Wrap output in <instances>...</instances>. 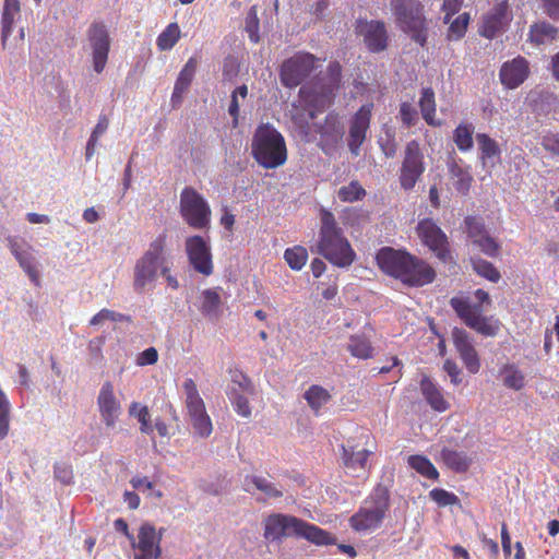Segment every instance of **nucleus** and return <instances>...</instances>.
<instances>
[{"label":"nucleus","mask_w":559,"mask_h":559,"mask_svg":"<svg viewBox=\"0 0 559 559\" xmlns=\"http://www.w3.org/2000/svg\"><path fill=\"white\" fill-rule=\"evenodd\" d=\"M289 536L302 537L319 546L335 543V538L326 531L295 516L273 514L265 520L264 537L266 539L280 540Z\"/></svg>","instance_id":"3"},{"label":"nucleus","mask_w":559,"mask_h":559,"mask_svg":"<svg viewBox=\"0 0 559 559\" xmlns=\"http://www.w3.org/2000/svg\"><path fill=\"white\" fill-rule=\"evenodd\" d=\"M429 496L439 507H448L459 503V498L454 493L444 489H432L429 492Z\"/></svg>","instance_id":"54"},{"label":"nucleus","mask_w":559,"mask_h":559,"mask_svg":"<svg viewBox=\"0 0 559 559\" xmlns=\"http://www.w3.org/2000/svg\"><path fill=\"white\" fill-rule=\"evenodd\" d=\"M8 248L14 255L20 266L29 276L31 281L38 284L39 275L36 269V259L33 247L23 239L10 236L7 238Z\"/></svg>","instance_id":"20"},{"label":"nucleus","mask_w":559,"mask_h":559,"mask_svg":"<svg viewBox=\"0 0 559 559\" xmlns=\"http://www.w3.org/2000/svg\"><path fill=\"white\" fill-rule=\"evenodd\" d=\"M400 117L406 127L415 126L418 120L416 108L409 103H402L400 108Z\"/></svg>","instance_id":"56"},{"label":"nucleus","mask_w":559,"mask_h":559,"mask_svg":"<svg viewBox=\"0 0 559 559\" xmlns=\"http://www.w3.org/2000/svg\"><path fill=\"white\" fill-rule=\"evenodd\" d=\"M441 457L450 468L456 472H465L471 464V459L464 452L443 449Z\"/></svg>","instance_id":"43"},{"label":"nucleus","mask_w":559,"mask_h":559,"mask_svg":"<svg viewBox=\"0 0 559 559\" xmlns=\"http://www.w3.org/2000/svg\"><path fill=\"white\" fill-rule=\"evenodd\" d=\"M129 415L140 423V431L145 435H152L154 427L151 420L148 407L139 402H132L129 406Z\"/></svg>","instance_id":"38"},{"label":"nucleus","mask_w":559,"mask_h":559,"mask_svg":"<svg viewBox=\"0 0 559 559\" xmlns=\"http://www.w3.org/2000/svg\"><path fill=\"white\" fill-rule=\"evenodd\" d=\"M389 509V490L378 485L371 495L364 500L357 512L350 516L349 525L355 532L372 533L381 527Z\"/></svg>","instance_id":"5"},{"label":"nucleus","mask_w":559,"mask_h":559,"mask_svg":"<svg viewBox=\"0 0 559 559\" xmlns=\"http://www.w3.org/2000/svg\"><path fill=\"white\" fill-rule=\"evenodd\" d=\"M419 107L424 120L430 126H438L439 122L435 118L436 114V102L435 93L431 88H424L419 99Z\"/></svg>","instance_id":"39"},{"label":"nucleus","mask_w":559,"mask_h":559,"mask_svg":"<svg viewBox=\"0 0 559 559\" xmlns=\"http://www.w3.org/2000/svg\"><path fill=\"white\" fill-rule=\"evenodd\" d=\"M390 9L401 31L424 46L427 41L428 22L420 0H391Z\"/></svg>","instance_id":"7"},{"label":"nucleus","mask_w":559,"mask_h":559,"mask_svg":"<svg viewBox=\"0 0 559 559\" xmlns=\"http://www.w3.org/2000/svg\"><path fill=\"white\" fill-rule=\"evenodd\" d=\"M166 236L160 235L150 243L147 251L136 261L134 266L133 287L135 292L151 289L158 277L168 272L165 265L164 249Z\"/></svg>","instance_id":"6"},{"label":"nucleus","mask_w":559,"mask_h":559,"mask_svg":"<svg viewBox=\"0 0 559 559\" xmlns=\"http://www.w3.org/2000/svg\"><path fill=\"white\" fill-rule=\"evenodd\" d=\"M452 341L465 368L471 373H477L480 368V361L467 332L465 330L454 328L452 330Z\"/></svg>","instance_id":"26"},{"label":"nucleus","mask_w":559,"mask_h":559,"mask_svg":"<svg viewBox=\"0 0 559 559\" xmlns=\"http://www.w3.org/2000/svg\"><path fill=\"white\" fill-rule=\"evenodd\" d=\"M97 407L102 421L106 427L114 428L121 415L122 408L111 382L106 381L103 383L97 396Z\"/></svg>","instance_id":"18"},{"label":"nucleus","mask_w":559,"mask_h":559,"mask_svg":"<svg viewBox=\"0 0 559 559\" xmlns=\"http://www.w3.org/2000/svg\"><path fill=\"white\" fill-rule=\"evenodd\" d=\"M245 29L252 43L259 41V19L255 7H251L247 13Z\"/></svg>","instance_id":"53"},{"label":"nucleus","mask_w":559,"mask_h":559,"mask_svg":"<svg viewBox=\"0 0 559 559\" xmlns=\"http://www.w3.org/2000/svg\"><path fill=\"white\" fill-rule=\"evenodd\" d=\"M231 399V403L235 411L242 417H249L251 415V408L249 406L247 397L240 394H235Z\"/></svg>","instance_id":"59"},{"label":"nucleus","mask_w":559,"mask_h":559,"mask_svg":"<svg viewBox=\"0 0 559 559\" xmlns=\"http://www.w3.org/2000/svg\"><path fill=\"white\" fill-rule=\"evenodd\" d=\"M197 67V58L191 57L179 72V75L175 82L174 92L170 99L171 106L174 108L178 107L181 104L183 94L189 90L191 82L194 78Z\"/></svg>","instance_id":"28"},{"label":"nucleus","mask_w":559,"mask_h":559,"mask_svg":"<svg viewBox=\"0 0 559 559\" xmlns=\"http://www.w3.org/2000/svg\"><path fill=\"white\" fill-rule=\"evenodd\" d=\"M372 105H364L355 114L350 121L348 147L352 154L357 156L364 143L370 126Z\"/></svg>","instance_id":"24"},{"label":"nucleus","mask_w":559,"mask_h":559,"mask_svg":"<svg viewBox=\"0 0 559 559\" xmlns=\"http://www.w3.org/2000/svg\"><path fill=\"white\" fill-rule=\"evenodd\" d=\"M10 403L5 394L0 390V441L9 433Z\"/></svg>","instance_id":"51"},{"label":"nucleus","mask_w":559,"mask_h":559,"mask_svg":"<svg viewBox=\"0 0 559 559\" xmlns=\"http://www.w3.org/2000/svg\"><path fill=\"white\" fill-rule=\"evenodd\" d=\"M476 140L483 167L489 171L500 162L501 150L499 144L485 133H478Z\"/></svg>","instance_id":"29"},{"label":"nucleus","mask_w":559,"mask_h":559,"mask_svg":"<svg viewBox=\"0 0 559 559\" xmlns=\"http://www.w3.org/2000/svg\"><path fill=\"white\" fill-rule=\"evenodd\" d=\"M342 451L344 465L353 475H359L358 472L365 469L368 457L372 453L366 449L355 450L349 443L342 445Z\"/></svg>","instance_id":"33"},{"label":"nucleus","mask_w":559,"mask_h":559,"mask_svg":"<svg viewBox=\"0 0 559 559\" xmlns=\"http://www.w3.org/2000/svg\"><path fill=\"white\" fill-rule=\"evenodd\" d=\"M474 127L471 123H460L453 132V141L461 152H468L473 148Z\"/></svg>","instance_id":"41"},{"label":"nucleus","mask_w":559,"mask_h":559,"mask_svg":"<svg viewBox=\"0 0 559 559\" xmlns=\"http://www.w3.org/2000/svg\"><path fill=\"white\" fill-rule=\"evenodd\" d=\"M20 11L19 0H4L1 17V44L3 48L8 46V39L13 32L15 19L20 16Z\"/></svg>","instance_id":"32"},{"label":"nucleus","mask_w":559,"mask_h":559,"mask_svg":"<svg viewBox=\"0 0 559 559\" xmlns=\"http://www.w3.org/2000/svg\"><path fill=\"white\" fill-rule=\"evenodd\" d=\"M417 233L423 242L438 259L443 262L450 259L447 236L433 221L428 218L420 221L417 226Z\"/></svg>","instance_id":"17"},{"label":"nucleus","mask_w":559,"mask_h":559,"mask_svg":"<svg viewBox=\"0 0 559 559\" xmlns=\"http://www.w3.org/2000/svg\"><path fill=\"white\" fill-rule=\"evenodd\" d=\"M443 370L448 373V376L450 377L451 379V382L455 385H457L459 383H461L462 379L460 378V374H461V369L457 367V365L448 359L444 361L443 364Z\"/></svg>","instance_id":"61"},{"label":"nucleus","mask_w":559,"mask_h":559,"mask_svg":"<svg viewBox=\"0 0 559 559\" xmlns=\"http://www.w3.org/2000/svg\"><path fill=\"white\" fill-rule=\"evenodd\" d=\"M530 63L521 56L504 62L501 66L499 76L503 86L509 90L519 87L528 78Z\"/></svg>","instance_id":"27"},{"label":"nucleus","mask_w":559,"mask_h":559,"mask_svg":"<svg viewBox=\"0 0 559 559\" xmlns=\"http://www.w3.org/2000/svg\"><path fill=\"white\" fill-rule=\"evenodd\" d=\"M157 359L158 353L156 348L148 347L138 355L135 362L138 366H147L154 365L157 361Z\"/></svg>","instance_id":"60"},{"label":"nucleus","mask_w":559,"mask_h":559,"mask_svg":"<svg viewBox=\"0 0 559 559\" xmlns=\"http://www.w3.org/2000/svg\"><path fill=\"white\" fill-rule=\"evenodd\" d=\"M540 144L546 151L559 156V133L548 132L544 134Z\"/></svg>","instance_id":"57"},{"label":"nucleus","mask_w":559,"mask_h":559,"mask_svg":"<svg viewBox=\"0 0 559 559\" xmlns=\"http://www.w3.org/2000/svg\"><path fill=\"white\" fill-rule=\"evenodd\" d=\"M451 306L466 325L478 333L486 336H493L498 333V321L483 317L484 309L479 306H472L467 299L462 297H453Z\"/></svg>","instance_id":"11"},{"label":"nucleus","mask_w":559,"mask_h":559,"mask_svg":"<svg viewBox=\"0 0 559 559\" xmlns=\"http://www.w3.org/2000/svg\"><path fill=\"white\" fill-rule=\"evenodd\" d=\"M472 265H473V270L480 276H483L493 283L499 281L500 273L496 270V267L490 262L483 260V259H473Z\"/></svg>","instance_id":"50"},{"label":"nucleus","mask_w":559,"mask_h":559,"mask_svg":"<svg viewBox=\"0 0 559 559\" xmlns=\"http://www.w3.org/2000/svg\"><path fill=\"white\" fill-rule=\"evenodd\" d=\"M512 20L507 0H497L492 8L483 16L479 34L486 38H493L507 29Z\"/></svg>","instance_id":"16"},{"label":"nucleus","mask_w":559,"mask_h":559,"mask_svg":"<svg viewBox=\"0 0 559 559\" xmlns=\"http://www.w3.org/2000/svg\"><path fill=\"white\" fill-rule=\"evenodd\" d=\"M379 267L388 275L408 286H424L435 280V270L409 253L393 248H382L376 257Z\"/></svg>","instance_id":"1"},{"label":"nucleus","mask_w":559,"mask_h":559,"mask_svg":"<svg viewBox=\"0 0 559 559\" xmlns=\"http://www.w3.org/2000/svg\"><path fill=\"white\" fill-rule=\"evenodd\" d=\"M251 148L257 163L265 169L277 168L287 159L285 140L271 124H261L257 128Z\"/></svg>","instance_id":"4"},{"label":"nucleus","mask_w":559,"mask_h":559,"mask_svg":"<svg viewBox=\"0 0 559 559\" xmlns=\"http://www.w3.org/2000/svg\"><path fill=\"white\" fill-rule=\"evenodd\" d=\"M243 489L248 492H253L254 489L260 490L269 498H278L283 496L281 489H278L273 483L269 481L264 477L260 476H247L243 481Z\"/></svg>","instance_id":"36"},{"label":"nucleus","mask_w":559,"mask_h":559,"mask_svg":"<svg viewBox=\"0 0 559 559\" xmlns=\"http://www.w3.org/2000/svg\"><path fill=\"white\" fill-rule=\"evenodd\" d=\"M366 195V190L358 181H352L347 186H343L337 191V197L342 202H355L361 200Z\"/></svg>","instance_id":"47"},{"label":"nucleus","mask_w":559,"mask_h":559,"mask_svg":"<svg viewBox=\"0 0 559 559\" xmlns=\"http://www.w3.org/2000/svg\"><path fill=\"white\" fill-rule=\"evenodd\" d=\"M311 409L318 415L320 409L329 403L331 394L320 385H311L304 394Z\"/></svg>","instance_id":"37"},{"label":"nucleus","mask_w":559,"mask_h":559,"mask_svg":"<svg viewBox=\"0 0 559 559\" xmlns=\"http://www.w3.org/2000/svg\"><path fill=\"white\" fill-rule=\"evenodd\" d=\"M469 23V14L462 13L460 14L449 26L448 29V39L449 40H459L461 39L467 29V25Z\"/></svg>","instance_id":"49"},{"label":"nucleus","mask_w":559,"mask_h":559,"mask_svg":"<svg viewBox=\"0 0 559 559\" xmlns=\"http://www.w3.org/2000/svg\"><path fill=\"white\" fill-rule=\"evenodd\" d=\"M284 258L290 269L299 271L308 260V252L306 248L295 246L285 250Z\"/></svg>","instance_id":"46"},{"label":"nucleus","mask_w":559,"mask_h":559,"mask_svg":"<svg viewBox=\"0 0 559 559\" xmlns=\"http://www.w3.org/2000/svg\"><path fill=\"white\" fill-rule=\"evenodd\" d=\"M314 57L310 53H298L286 60L281 67V82L293 88L298 86L314 69Z\"/></svg>","instance_id":"13"},{"label":"nucleus","mask_w":559,"mask_h":559,"mask_svg":"<svg viewBox=\"0 0 559 559\" xmlns=\"http://www.w3.org/2000/svg\"><path fill=\"white\" fill-rule=\"evenodd\" d=\"M88 41L92 48L93 68L95 72L100 73L107 63L110 45L105 25L92 24L88 29Z\"/></svg>","instance_id":"19"},{"label":"nucleus","mask_w":559,"mask_h":559,"mask_svg":"<svg viewBox=\"0 0 559 559\" xmlns=\"http://www.w3.org/2000/svg\"><path fill=\"white\" fill-rule=\"evenodd\" d=\"M126 317L119 312L109 310V309H102L99 312H97L91 320L90 324L93 326L103 325L106 321H122Z\"/></svg>","instance_id":"55"},{"label":"nucleus","mask_w":559,"mask_h":559,"mask_svg":"<svg viewBox=\"0 0 559 559\" xmlns=\"http://www.w3.org/2000/svg\"><path fill=\"white\" fill-rule=\"evenodd\" d=\"M180 38V28L177 23H170L157 37L156 44L159 50H170Z\"/></svg>","instance_id":"45"},{"label":"nucleus","mask_w":559,"mask_h":559,"mask_svg":"<svg viewBox=\"0 0 559 559\" xmlns=\"http://www.w3.org/2000/svg\"><path fill=\"white\" fill-rule=\"evenodd\" d=\"M55 477L64 485H69L73 478V472L70 465L60 463L55 465Z\"/></svg>","instance_id":"58"},{"label":"nucleus","mask_w":559,"mask_h":559,"mask_svg":"<svg viewBox=\"0 0 559 559\" xmlns=\"http://www.w3.org/2000/svg\"><path fill=\"white\" fill-rule=\"evenodd\" d=\"M341 83V66L337 62H331L325 75L320 79L313 87L309 85L301 86L299 97L302 105L309 108V119L314 118V110H322L331 104L335 91Z\"/></svg>","instance_id":"8"},{"label":"nucleus","mask_w":559,"mask_h":559,"mask_svg":"<svg viewBox=\"0 0 559 559\" xmlns=\"http://www.w3.org/2000/svg\"><path fill=\"white\" fill-rule=\"evenodd\" d=\"M465 226L468 238L472 243L479 248V250L488 255L496 257L499 253L498 242L488 234L481 219L473 216L465 218Z\"/></svg>","instance_id":"22"},{"label":"nucleus","mask_w":559,"mask_h":559,"mask_svg":"<svg viewBox=\"0 0 559 559\" xmlns=\"http://www.w3.org/2000/svg\"><path fill=\"white\" fill-rule=\"evenodd\" d=\"M559 29L547 23L538 22L530 27L528 40L536 45H546L552 43L558 36Z\"/></svg>","instance_id":"35"},{"label":"nucleus","mask_w":559,"mask_h":559,"mask_svg":"<svg viewBox=\"0 0 559 559\" xmlns=\"http://www.w3.org/2000/svg\"><path fill=\"white\" fill-rule=\"evenodd\" d=\"M407 462L413 469L428 479H437L439 476L437 468L424 455H411Z\"/></svg>","instance_id":"44"},{"label":"nucleus","mask_w":559,"mask_h":559,"mask_svg":"<svg viewBox=\"0 0 559 559\" xmlns=\"http://www.w3.org/2000/svg\"><path fill=\"white\" fill-rule=\"evenodd\" d=\"M356 32L362 36L364 43L370 51L378 52L386 48L388 35L383 22L359 21Z\"/></svg>","instance_id":"25"},{"label":"nucleus","mask_w":559,"mask_h":559,"mask_svg":"<svg viewBox=\"0 0 559 559\" xmlns=\"http://www.w3.org/2000/svg\"><path fill=\"white\" fill-rule=\"evenodd\" d=\"M199 309L209 319H216L222 311V300L217 288L205 289L201 293Z\"/></svg>","instance_id":"34"},{"label":"nucleus","mask_w":559,"mask_h":559,"mask_svg":"<svg viewBox=\"0 0 559 559\" xmlns=\"http://www.w3.org/2000/svg\"><path fill=\"white\" fill-rule=\"evenodd\" d=\"M182 389L189 421L194 433L200 438H207L213 431V425L206 413L204 401L199 393L195 382L188 378L183 381Z\"/></svg>","instance_id":"9"},{"label":"nucleus","mask_w":559,"mask_h":559,"mask_svg":"<svg viewBox=\"0 0 559 559\" xmlns=\"http://www.w3.org/2000/svg\"><path fill=\"white\" fill-rule=\"evenodd\" d=\"M500 374L504 386L519 391L525 385V377L523 372L513 364L506 365Z\"/></svg>","instance_id":"40"},{"label":"nucleus","mask_w":559,"mask_h":559,"mask_svg":"<svg viewBox=\"0 0 559 559\" xmlns=\"http://www.w3.org/2000/svg\"><path fill=\"white\" fill-rule=\"evenodd\" d=\"M425 171L424 155L418 142L411 141L405 148V157L402 163L400 182L403 189L411 190Z\"/></svg>","instance_id":"14"},{"label":"nucleus","mask_w":559,"mask_h":559,"mask_svg":"<svg viewBox=\"0 0 559 559\" xmlns=\"http://www.w3.org/2000/svg\"><path fill=\"white\" fill-rule=\"evenodd\" d=\"M163 532V528L157 532L153 524L145 522L139 527L136 537L129 536L134 559H158L162 555Z\"/></svg>","instance_id":"12"},{"label":"nucleus","mask_w":559,"mask_h":559,"mask_svg":"<svg viewBox=\"0 0 559 559\" xmlns=\"http://www.w3.org/2000/svg\"><path fill=\"white\" fill-rule=\"evenodd\" d=\"M180 214L185 222L195 228H207L211 222V209L205 199L193 188H185L180 193Z\"/></svg>","instance_id":"10"},{"label":"nucleus","mask_w":559,"mask_h":559,"mask_svg":"<svg viewBox=\"0 0 559 559\" xmlns=\"http://www.w3.org/2000/svg\"><path fill=\"white\" fill-rule=\"evenodd\" d=\"M132 487L136 490L145 491L153 490L154 485L147 479V477L134 476L130 480Z\"/></svg>","instance_id":"63"},{"label":"nucleus","mask_w":559,"mask_h":559,"mask_svg":"<svg viewBox=\"0 0 559 559\" xmlns=\"http://www.w3.org/2000/svg\"><path fill=\"white\" fill-rule=\"evenodd\" d=\"M185 247L193 270L204 276H210L214 266L209 242L203 237L194 235L186 239Z\"/></svg>","instance_id":"15"},{"label":"nucleus","mask_w":559,"mask_h":559,"mask_svg":"<svg viewBox=\"0 0 559 559\" xmlns=\"http://www.w3.org/2000/svg\"><path fill=\"white\" fill-rule=\"evenodd\" d=\"M420 390L427 403L436 412L442 413L450 407L449 402L443 396L442 390L430 378L424 377L421 379Z\"/></svg>","instance_id":"30"},{"label":"nucleus","mask_w":559,"mask_h":559,"mask_svg":"<svg viewBox=\"0 0 559 559\" xmlns=\"http://www.w3.org/2000/svg\"><path fill=\"white\" fill-rule=\"evenodd\" d=\"M465 226L468 238L472 243L479 248V250L488 255L496 257L499 253L498 242L488 234L481 219L473 216L465 218Z\"/></svg>","instance_id":"23"},{"label":"nucleus","mask_w":559,"mask_h":559,"mask_svg":"<svg viewBox=\"0 0 559 559\" xmlns=\"http://www.w3.org/2000/svg\"><path fill=\"white\" fill-rule=\"evenodd\" d=\"M442 10L445 12L444 16V23H448L450 21V16L456 13L460 9V1L459 0H442Z\"/></svg>","instance_id":"62"},{"label":"nucleus","mask_w":559,"mask_h":559,"mask_svg":"<svg viewBox=\"0 0 559 559\" xmlns=\"http://www.w3.org/2000/svg\"><path fill=\"white\" fill-rule=\"evenodd\" d=\"M450 174L452 178L455 179V188L457 191L462 193H466L469 189L472 176L469 173L459 166L456 163H452L449 166Z\"/></svg>","instance_id":"48"},{"label":"nucleus","mask_w":559,"mask_h":559,"mask_svg":"<svg viewBox=\"0 0 559 559\" xmlns=\"http://www.w3.org/2000/svg\"><path fill=\"white\" fill-rule=\"evenodd\" d=\"M546 13L551 19H559V0H543Z\"/></svg>","instance_id":"64"},{"label":"nucleus","mask_w":559,"mask_h":559,"mask_svg":"<svg viewBox=\"0 0 559 559\" xmlns=\"http://www.w3.org/2000/svg\"><path fill=\"white\" fill-rule=\"evenodd\" d=\"M319 132L321 135L320 143L323 150L336 145L343 136V128L337 116L332 114L328 115L324 124L319 127Z\"/></svg>","instance_id":"31"},{"label":"nucleus","mask_w":559,"mask_h":559,"mask_svg":"<svg viewBox=\"0 0 559 559\" xmlns=\"http://www.w3.org/2000/svg\"><path fill=\"white\" fill-rule=\"evenodd\" d=\"M347 349L354 357L359 359H368L372 356V347L365 335H352Z\"/></svg>","instance_id":"42"},{"label":"nucleus","mask_w":559,"mask_h":559,"mask_svg":"<svg viewBox=\"0 0 559 559\" xmlns=\"http://www.w3.org/2000/svg\"><path fill=\"white\" fill-rule=\"evenodd\" d=\"M320 222L318 253L335 266L348 267L355 260V252L337 226L334 215L321 209Z\"/></svg>","instance_id":"2"},{"label":"nucleus","mask_w":559,"mask_h":559,"mask_svg":"<svg viewBox=\"0 0 559 559\" xmlns=\"http://www.w3.org/2000/svg\"><path fill=\"white\" fill-rule=\"evenodd\" d=\"M248 95V88L246 85L238 86L231 94V100L228 108L229 115L233 117L234 127L238 124V116H239V98L245 99Z\"/></svg>","instance_id":"52"},{"label":"nucleus","mask_w":559,"mask_h":559,"mask_svg":"<svg viewBox=\"0 0 559 559\" xmlns=\"http://www.w3.org/2000/svg\"><path fill=\"white\" fill-rule=\"evenodd\" d=\"M465 226L468 238L472 243L479 248V250L488 255L496 257L499 253L498 242L488 234L481 219L473 216L465 218Z\"/></svg>","instance_id":"21"}]
</instances>
